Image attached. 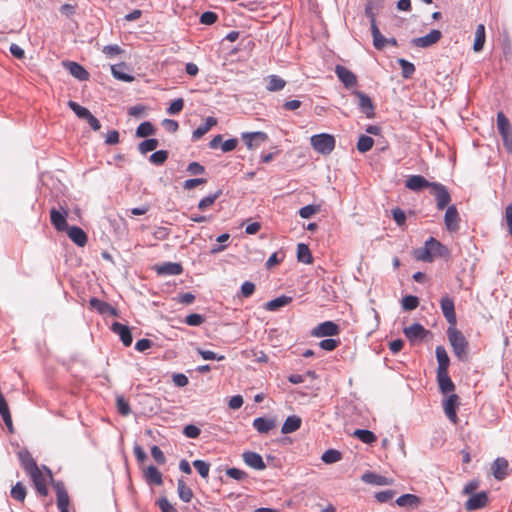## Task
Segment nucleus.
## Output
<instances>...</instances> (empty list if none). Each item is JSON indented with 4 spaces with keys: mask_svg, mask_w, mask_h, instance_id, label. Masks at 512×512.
<instances>
[{
    "mask_svg": "<svg viewBox=\"0 0 512 512\" xmlns=\"http://www.w3.org/2000/svg\"><path fill=\"white\" fill-rule=\"evenodd\" d=\"M447 336L455 356L460 361H466L468 356V341L463 333L453 326L447 329Z\"/></svg>",
    "mask_w": 512,
    "mask_h": 512,
    "instance_id": "nucleus-1",
    "label": "nucleus"
},
{
    "mask_svg": "<svg viewBox=\"0 0 512 512\" xmlns=\"http://www.w3.org/2000/svg\"><path fill=\"white\" fill-rule=\"evenodd\" d=\"M310 143L313 149L322 155L330 154L335 148V138L327 133L313 135Z\"/></svg>",
    "mask_w": 512,
    "mask_h": 512,
    "instance_id": "nucleus-2",
    "label": "nucleus"
},
{
    "mask_svg": "<svg viewBox=\"0 0 512 512\" xmlns=\"http://www.w3.org/2000/svg\"><path fill=\"white\" fill-rule=\"evenodd\" d=\"M497 127L502 136L505 148L512 152V130L508 118L502 113L497 114Z\"/></svg>",
    "mask_w": 512,
    "mask_h": 512,
    "instance_id": "nucleus-3",
    "label": "nucleus"
},
{
    "mask_svg": "<svg viewBox=\"0 0 512 512\" xmlns=\"http://www.w3.org/2000/svg\"><path fill=\"white\" fill-rule=\"evenodd\" d=\"M430 193L434 196L436 200V206L438 210L445 209L451 201V196L447 188L438 182H433L431 184Z\"/></svg>",
    "mask_w": 512,
    "mask_h": 512,
    "instance_id": "nucleus-4",
    "label": "nucleus"
},
{
    "mask_svg": "<svg viewBox=\"0 0 512 512\" xmlns=\"http://www.w3.org/2000/svg\"><path fill=\"white\" fill-rule=\"evenodd\" d=\"M67 217H68V209L67 208L61 207V210L52 208L50 210L51 224L59 232H63L68 228Z\"/></svg>",
    "mask_w": 512,
    "mask_h": 512,
    "instance_id": "nucleus-5",
    "label": "nucleus"
},
{
    "mask_svg": "<svg viewBox=\"0 0 512 512\" xmlns=\"http://www.w3.org/2000/svg\"><path fill=\"white\" fill-rule=\"evenodd\" d=\"M442 37L441 31L437 29L431 30L427 35L422 37L413 38L410 43L414 47L428 48L436 44Z\"/></svg>",
    "mask_w": 512,
    "mask_h": 512,
    "instance_id": "nucleus-6",
    "label": "nucleus"
},
{
    "mask_svg": "<svg viewBox=\"0 0 512 512\" xmlns=\"http://www.w3.org/2000/svg\"><path fill=\"white\" fill-rule=\"evenodd\" d=\"M489 503L488 493L481 491L479 493L471 495L465 502L466 511H476L487 506Z\"/></svg>",
    "mask_w": 512,
    "mask_h": 512,
    "instance_id": "nucleus-7",
    "label": "nucleus"
},
{
    "mask_svg": "<svg viewBox=\"0 0 512 512\" xmlns=\"http://www.w3.org/2000/svg\"><path fill=\"white\" fill-rule=\"evenodd\" d=\"M242 139L245 142L247 148L249 150H253L258 148L261 143L266 142L268 136L265 132L262 131L244 132L242 133Z\"/></svg>",
    "mask_w": 512,
    "mask_h": 512,
    "instance_id": "nucleus-8",
    "label": "nucleus"
},
{
    "mask_svg": "<svg viewBox=\"0 0 512 512\" xmlns=\"http://www.w3.org/2000/svg\"><path fill=\"white\" fill-rule=\"evenodd\" d=\"M440 306L445 319L450 324L449 327L455 326L457 319L455 314L454 301L449 296H444L441 298Z\"/></svg>",
    "mask_w": 512,
    "mask_h": 512,
    "instance_id": "nucleus-9",
    "label": "nucleus"
},
{
    "mask_svg": "<svg viewBox=\"0 0 512 512\" xmlns=\"http://www.w3.org/2000/svg\"><path fill=\"white\" fill-rule=\"evenodd\" d=\"M312 336L314 337H326L335 336L339 334V327L332 321H325L312 330Z\"/></svg>",
    "mask_w": 512,
    "mask_h": 512,
    "instance_id": "nucleus-10",
    "label": "nucleus"
},
{
    "mask_svg": "<svg viewBox=\"0 0 512 512\" xmlns=\"http://www.w3.org/2000/svg\"><path fill=\"white\" fill-rule=\"evenodd\" d=\"M460 217L455 205L447 206L444 215V223L448 231L455 232L459 229Z\"/></svg>",
    "mask_w": 512,
    "mask_h": 512,
    "instance_id": "nucleus-11",
    "label": "nucleus"
},
{
    "mask_svg": "<svg viewBox=\"0 0 512 512\" xmlns=\"http://www.w3.org/2000/svg\"><path fill=\"white\" fill-rule=\"evenodd\" d=\"M242 459L247 466H249L255 470L262 471L266 468V464L263 461L262 456L256 452L245 451L242 454Z\"/></svg>",
    "mask_w": 512,
    "mask_h": 512,
    "instance_id": "nucleus-12",
    "label": "nucleus"
},
{
    "mask_svg": "<svg viewBox=\"0 0 512 512\" xmlns=\"http://www.w3.org/2000/svg\"><path fill=\"white\" fill-rule=\"evenodd\" d=\"M335 73L346 88L354 87L357 84L356 75L346 67L337 65Z\"/></svg>",
    "mask_w": 512,
    "mask_h": 512,
    "instance_id": "nucleus-13",
    "label": "nucleus"
},
{
    "mask_svg": "<svg viewBox=\"0 0 512 512\" xmlns=\"http://www.w3.org/2000/svg\"><path fill=\"white\" fill-rule=\"evenodd\" d=\"M457 405H458V396L456 394L449 395L443 401V409H444L445 415L454 424H456L457 420H458V417L456 414Z\"/></svg>",
    "mask_w": 512,
    "mask_h": 512,
    "instance_id": "nucleus-14",
    "label": "nucleus"
},
{
    "mask_svg": "<svg viewBox=\"0 0 512 512\" xmlns=\"http://www.w3.org/2000/svg\"><path fill=\"white\" fill-rule=\"evenodd\" d=\"M353 94L358 98V106L361 111L368 117L374 116V105L371 98L362 91H353Z\"/></svg>",
    "mask_w": 512,
    "mask_h": 512,
    "instance_id": "nucleus-15",
    "label": "nucleus"
},
{
    "mask_svg": "<svg viewBox=\"0 0 512 512\" xmlns=\"http://www.w3.org/2000/svg\"><path fill=\"white\" fill-rule=\"evenodd\" d=\"M111 330L119 336L124 346L128 347L132 344L133 338L128 326L114 322L111 325Z\"/></svg>",
    "mask_w": 512,
    "mask_h": 512,
    "instance_id": "nucleus-16",
    "label": "nucleus"
},
{
    "mask_svg": "<svg viewBox=\"0 0 512 512\" xmlns=\"http://www.w3.org/2000/svg\"><path fill=\"white\" fill-rule=\"evenodd\" d=\"M433 182H429L422 175L409 176L405 182V186L412 191H421L424 188H430Z\"/></svg>",
    "mask_w": 512,
    "mask_h": 512,
    "instance_id": "nucleus-17",
    "label": "nucleus"
},
{
    "mask_svg": "<svg viewBox=\"0 0 512 512\" xmlns=\"http://www.w3.org/2000/svg\"><path fill=\"white\" fill-rule=\"evenodd\" d=\"M57 496V507L60 512H69V496L68 493L62 483H56L54 485Z\"/></svg>",
    "mask_w": 512,
    "mask_h": 512,
    "instance_id": "nucleus-18",
    "label": "nucleus"
},
{
    "mask_svg": "<svg viewBox=\"0 0 512 512\" xmlns=\"http://www.w3.org/2000/svg\"><path fill=\"white\" fill-rule=\"evenodd\" d=\"M404 335L411 341L415 342L417 340L423 339L428 331L419 323H414L409 327H405Z\"/></svg>",
    "mask_w": 512,
    "mask_h": 512,
    "instance_id": "nucleus-19",
    "label": "nucleus"
},
{
    "mask_svg": "<svg viewBox=\"0 0 512 512\" xmlns=\"http://www.w3.org/2000/svg\"><path fill=\"white\" fill-rule=\"evenodd\" d=\"M65 231L67 232L70 240L77 246L84 247L86 245L88 238L83 229L77 226H68Z\"/></svg>",
    "mask_w": 512,
    "mask_h": 512,
    "instance_id": "nucleus-20",
    "label": "nucleus"
},
{
    "mask_svg": "<svg viewBox=\"0 0 512 512\" xmlns=\"http://www.w3.org/2000/svg\"><path fill=\"white\" fill-rule=\"evenodd\" d=\"M275 418L258 417L253 420L254 429L261 433L266 434L276 426Z\"/></svg>",
    "mask_w": 512,
    "mask_h": 512,
    "instance_id": "nucleus-21",
    "label": "nucleus"
},
{
    "mask_svg": "<svg viewBox=\"0 0 512 512\" xmlns=\"http://www.w3.org/2000/svg\"><path fill=\"white\" fill-rule=\"evenodd\" d=\"M63 65L76 79L85 81L89 78V73L80 64L73 61H66L63 62Z\"/></svg>",
    "mask_w": 512,
    "mask_h": 512,
    "instance_id": "nucleus-22",
    "label": "nucleus"
},
{
    "mask_svg": "<svg viewBox=\"0 0 512 512\" xmlns=\"http://www.w3.org/2000/svg\"><path fill=\"white\" fill-rule=\"evenodd\" d=\"M128 67L125 63H119L111 66V73L114 78L123 82H132L134 76L128 73Z\"/></svg>",
    "mask_w": 512,
    "mask_h": 512,
    "instance_id": "nucleus-23",
    "label": "nucleus"
},
{
    "mask_svg": "<svg viewBox=\"0 0 512 512\" xmlns=\"http://www.w3.org/2000/svg\"><path fill=\"white\" fill-rule=\"evenodd\" d=\"M29 475L34 483V486H35L37 492L42 496H46L48 493V490H47L46 478H45L44 474L39 470V468H37L36 471L30 472Z\"/></svg>",
    "mask_w": 512,
    "mask_h": 512,
    "instance_id": "nucleus-24",
    "label": "nucleus"
},
{
    "mask_svg": "<svg viewBox=\"0 0 512 512\" xmlns=\"http://www.w3.org/2000/svg\"><path fill=\"white\" fill-rule=\"evenodd\" d=\"M159 275H180L183 271L181 264L176 262H166L156 266Z\"/></svg>",
    "mask_w": 512,
    "mask_h": 512,
    "instance_id": "nucleus-25",
    "label": "nucleus"
},
{
    "mask_svg": "<svg viewBox=\"0 0 512 512\" xmlns=\"http://www.w3.org/2000/svg\"><path fill=\"white\" fill-rule=\"evenodd\" d=\"M361 480L364 483L372 484V485H391L392 479H389L387 477L378 475L374 472H366L362 475Z\"/></svg>",
    "mask_w": 512,
    "mask_h": 512,
    "instance_id": "nucleus-26",
    "label": "nucleus"
},
{
    "mask_svg": "<svg viewBox=\"0 0 512 512\" xmlns=\"http://www.w3.org/2000/svg\"><path fill=\"white\" fill-rule=\"evenodd\" d=\"M437 380L442 393L447 394L454 391L455 386L448 375V371H437Z\"/></svg>",
    "mask_w": 512,
    "mask_h": 512,
    "instance_id": "nucleus-27",
    "label": "nucleus"
},
{
    "mask_svg": "<svg viewBox=\"0 0 512 512\" xmlns=\"http://www.w3.org/2000/svg\"><path fill=\"white\" fill-rule=\"evenodd\" d=\"M89 304L92 308L96 309L100 314H109L117 316V310L109 303L99 300L98 298H91Z\"/></svg>",
    "mask_w": 512,
    "mask_h": 512,
    "instance_id": "nucleus-28",
    "label": "nucleus"
},
{
    "mask_svg": "<svg viewBox=\"0 0 512 512\" xmlns=\"http://www.w3.org/2000/svg\"><path fill=\"white\" fill-rule=\"evenodd\" d=\"M144 477L148 484H154L158 486L163 484L162 473L153 465H150L145 469Z\"/></svg>",
    "mask_w": 512,
    "mask_h": 512,
    "instance_id": "nucleus-29",
    "label": "nucleus"
},
{
    "mask_svg": "<svg viewBox=\"0 0 512 512\" xmlns=\"http://www.w3.org/2000/svg\"><path fill=\"white\" fill-rule=\"evenodd\" d=\"M493 475L497 480H503L507 476L508 461L504 458H497L492 465Z\"/></svg>",
    "mask_w": 512,
    "mask_h": 512,
    "instance_id": "nucleus-30",
    "label": "nucleus"
},
{
    "mask_svg": "<svg viewBox=\"0 0 512 512\" xmlns=\"http://www.w3.org/2000/svg\"><path fill=\"white\" fill-rule=\"evenodd\" d=\"M380 8V3L374 0L367 1L365 5V16L369 19L371 27L377 26L376 15Z\"/></svg>",
    "mask_w": 512,
    "mask_h": 512,
    "instance_id": "nucleus-31",
    "label": "nucleus"
},
{
    "mask_svg": "<svg viewBox=\"0 0 512 512\" xmlns=\"http://www.w3.org/2000/svg\"><path fill=\"white\" fill-rule=\"evenodd\" d=\"M301 418L296 415H291L284 421L281 432L283 434H290L297 431L301 426Z\"/></svg>",
    "mask_w": 512,
    "mask_h": 512,
    "instance_id": "nucleus-32",
    "label": "nucleus"
},
{
    "mask_svg": "<svg viewBox=\"0 0 512 512\" xmlns=\"http://www.w3.org/2000/svg\"><path fill=\"white\" fill-rule=\"evenodd\" d=\"M435 354L438 362L437 371H448L450 359L446 349L443 346H437L435 349Z\"/></svg>",
    "mask_w": 512,
    "mask_h": 512,
    "instance_id": "nucleus-33",
    "label": "nucleus"
},
{
    "mask_svg": "<svg viewBox=\"0 0 512 512\" xmlns=\"http://www.w3.org/2000/svg\"><path fill=\"white\" fill-rule=\"evenodd\" d=\"M291 302H292V297L286 296V295H281L275 299L268 301L265 304V309L267 311H277L281 307H284V306L290 304Z\"/></svg>",
    "mask_w": 512,
    "mask_h": 512,
    "instance_id": "nucleus-34",
    "label": "nucleus"
},
{
    "mask_svg": "<svg viewBox=\"0 0 512 512\" xmlns=\"http://www.w3.org/2000/svg\"><path fill=\"white\" fill-rule=\"evenodd\" d=\"M486 41L485 26L478 24L475 30V39L473 43V50L475 52L482 51Z\"/></svg>",
    "mask_w": 512,
    "mask_h": 512,
    "instance_id": "nucleus-35",
    "label": "nucleus"
},
{
    "mask_svg": "<svg viewBox=\"0 0 512 512\" xmlns=\"http://www.w3.org/2000/svg\"><path fill=\"white\" fill-rule=\"evenodd\" d=\"M427 246L429 247L432 258L435 256H445L448 253L447 248L433 237L427 240Z\"/></svg>",
    "mask_w": 512,
    "mask_h": 512,
    "instance_id": "nucleus-36",
    "label": "nucleus"
},
{
    "mask_svg": "<svg viewBox=\"0 0 512 512\" xmlns=\"http://www.w3.org/2000/svg\"><path fill=\"white\" fill-rule=\"evenodd\" d=\"M19 458L28 474L37 470V464L28 451H20Z\"/></svg>",
    "mask_w": 512,
    "mask_h": 512,
    "instance_id": "nucleus-37",
    "label": "nucleus"
},
{
    "mask_svg": "<svg viewBox=\"0 0 512 512\" xmlns=\"http://www.w3.org/2000/svg\"><path fill=\"white\" fill-rule=\"evenodd\" d=\"M177 492H178L179 498L183 502L188 503L193 498L192 490L185 484L183 479H178V481H177Z\"/></svg>",
    "mask_w": 512,
    "mask_h": 512,
    "instance_id": "nucleus-38",
    "label": "nucleus"
},
{
    "mask_svg": "<svg viewBox=\"0 0 512 512\" xmlns=\"http://www.w3.org/2000/svg\"><path fill=\"white\" fill-rule=\"evenodd\" d=\"M297 259L299 262L311 264L313 261L308 245L300 243L297 245Z\"/></svg>",
    "mask_w": 512,
    "mask_h": 512,
    "instance_id": "nucleus-39",
    "label": "nucleus"
},
{
    "mask_svg": "<svg viewBox=\"0 0 512 512\" xmlns=\"http://www.w3.org/2000/svg\"><path fill=\"white\" fill-rule=\"evenodd\" d=\"M419 502V498L413 494H404L396 499V504L399 507H414L417 506Z\"/></svg>",
    "mask_w": 512,
    "mask_h": 512,
    "instance_id": "nucleus-40",
    "label": "nucleus"
},
{
    "mask_svg": "<svg viewBox=\"0 0 512 512\" xmlns=\"http://www.w3.org/2000/svg\"><path fill=\"white\" fill-rule=\"evenodd\" d=\"M353 435L366 444H371L377 439L376 435L372 431L366 429H357L354 431Z\"/></svg>",
    "mask_w": 512,
    "mask_h": 512,
    "instance_id": "nucleus-41",
    "label": "nucleus"
},
{
    "mask_svg": "<svg viewBox=\"0 0 512 512\" xmlns=\"http://www.w3.org/2000/svg\"><path fill=\"white\" fill-rule=\"evenodd\" d=\"M286 85V82L284 79L277 75H270L268 77V84H267V90L275 92L282 90Z\"/></svg>",
    "mask_w": 512,
    "mask_h": 512,
    "instance_id": "nucleus-42",
    "label": "nucleus"
},
{
    "mask_svg": "<svg viewBox=\"0 0 512 512\" xmlns=\"http://www.w3.org/2000/svg\"><path fill=\"white\" fill-rule=\"evenodd\" d=\"M341 459L342 454L336 449H328L321 456V460L326 464H333L340 461Z\"/></svg>",
    "mask_w": 512,
    "mask_h": 512,
    "instance_id": "nucleus-43",
    "label": "nucleus"
},
{
    "mask_svg": "<svg viewBox=\"0 0 512 512\" xmlns=\"http://www.w3.org/2000/svg\"><path fill=\"white\" fill-rule=\"evenodd\" d=\"M222 191L217 190L215 193H212L204 198H202L198 203V209L201 211L206 210L208 207L213 205L215 201L221 196Z\"/></svg>",
    "mask_w": 512,
    "mask_h": 512,
    "instance_id": "nucleus-44",
    "label": "nucleus"
},
{
    "mask_svg": "<svg viewBox=\"0 0 512 512\" xmlns=\"http://www.w3.org/2000/svg\"><path fill=\"white\" fill-rule=\"evenodd\" d=\"M373 37V45L376 49H383L387 43V39L381 34L378 26L371 27Z\"/></svg>",
    "mask_w": 512,
    "mask_h": 512,
    "instance_id": "nucleus-45",
    "label": "nucleus"
},
{
    "mask_svg": "<svg viewBox=\"0 0 512 512\" xmlns=\"http://www.w3.org/2000/svg\"><path fill=\"white\" fill-rule=\"evenodd\" d=\"M374 144L373 138L366 135H361L357 142V149L361 153H365L369 151Z\"/></svg>",
    "mask_w": 512,
    "mask_h": 512,
    "instance_id": "nucleus-46",
    "label": "nucleus"
},
{
    "mask_svg": "<svg viewBox=\"0 0 512 512\" xmlns=\"http://www.w3.org/2000/svg\"><path fill=\"white\" fill-rule=\"evenodd\" d=\"M158 145L159 142L157 139L150 138L142 141L138 146V150L141 154H146L150 151L155 150L158 147Z\"/></svg>",
    "mask_w": 512,
    "mask_h": 512,
    "instance_id": "nucleus-47",
    "label": "nucleus"
},
{
    "mask_svg": "<svg viewBox=\"0 0 512 512\" xmlns=\"http://www.w3.org/2000/svg\"><path fill=\"white\" fill-rule=\"evenodd\" d=\"M398 64L400 65V67L402 69L403 78L408 79L414 74L415 66L413 63L400 58V59H398Z\"/></svg>",
    "mask_w": 512,
    "mask_h": 512,
    "instance_id": "nucleus-48",
    "label": "nucleus"
},
{
    "mask_svg": "<svg viewBox=\"0 0 512 512\" xmlns=\"http://www.w3.org/2000/svg\"><path fill=\"white\" fill-rule=\"evenodd\" d=\"M11 497L17 501L23 502L26 497V488L25 486L17 482L11 489Z\"/></svg>",
    "mask_w": 512,
    "mask_h": 512,
    "instance_id": "nucleus-49",
    "label": "nucleus"
},
{
    "mask_svg": "<svg viewBox=\"0 0 512 512\" xmlns=\"http://www.w3.org/2000/svg\"><path fill=\"white\" fill-rule=\"evenodd\" d=\"M154 131L155 129L150 122H143L137 127L136 136L141 138L148 137L153 135Z\"/></svg>",
    "mask_w": 512,
    "mask_h": 512,
    "instance_id": "nucleus-50",
    "label": "nucleus"
},
{
    "mask_svg": "<svg viewBox=\"0 0 512 512\" xmlns=\"http://www.w3.org/2000/svg\"><path fill=\"white\" fill-rule=\"evenodd\" d=\"M68 106L81 119H86L87 116H89V114L91 113L87 108L82 107L74 101H69Z\"/></svg>",
    "mask_w": 512,
    "mask_h": 512,
    "instance_id": "nucleus-51",
    "label": "nucleus"
},
{
    "mask_svg": "<svg viewBox=\"0 0 512 512\" xmlns=\"http://www.w3.org/2000/svg\"><path fill=\"white\" fill-rule=\"evenodd\" d=\"M168 158L166 150H158L149 157V161L154 165H162Z\"/></svg>",
    "mask_w": 512,
    "mask_h": 512,
    "instance_id": "nucleus-52",
    "label": "nucleus"
},
{
    "mask_svg": "<svg viewBox=\"0 0 512 512\" xmlns=\"http://www.w3.org/2000/svg\"><path fill=\"white\" fill-rule=\"evenodd\" d=\"M193 466L202 478H206L209 475L210 465L203 460L193 461Z\"/></svg>",
    "mask_w": 512,
    "mask_h": 512,
    "instance_id": "nucleus-53",
    "label": "nucleus"
},
{
    "mask_svg": "<svg viewBox=\"0 0 512 512\" xmlns=\"http://www.w3.org/2000/svg\"><path fill=\"white\" fill-rule=\"evenodd\" d=\"M102 52L105 54L106 57L113 58L122 54L124 51L119 45L111 44L104 46Z\"/></svg>",
    "mask_w": 512,
    "mask_h": 512,
    "instance_id": "nucleus-54",
    "label": "nucleus"
},
{
    "mask_svg": "<svg viewBox=\"0 0 512 512\" xmlns=\"http://www.w3.org/2000/svg\"><path fill=\"white\" fill-rule=\"evenodd\" d=\"M415 258L424 262H431L433 260L429 247L427 246V241L425 242V247L418 249L415 251Z\"/></svg>",
    "mask_w": 512,
    "mask_h": 512,
    "instance_id": "nucleus-55",
    "label": "nucleus"
},
{
    "mask_svg": "<svg viewBox=\"0 0 512 512\" xmlns=\"http://www.w3.org/2000/svg\"><path fill=\"white\" fill-rule=\"evenodd\" d=\"M116 405H117V409H118V412L123 415V416H127L130 414L131 412V409H130V405L129 403L125 400V398L123 396H118L117 399H116Z\"/></svg>",
    "mask_w": 512,
    "mask_h": 512,
    "instance_id": "nucleus-56",
    "label": "nucleus"
},
{
    "mask_svg": "<svg viewBox=\"0 0 512 512\" xmlns=\"http://www.w3.org/2000/svg\"><path fill=\"white\" fill-rule=\"evenodd\" d=\"M418 304H419V301L416 296L408 295L402 299V307L405 310H409V311L414 310L417 308Z\"/></svg>",
    "mask_w": 512,
    "mask_h": 512,
    "instance_id": "nucleus-57",
    "label": "nucleus"
},
{
    "mask_svg": "<svg viewBox=\"0 0 512 512\" xmlns=\"http://www.w3.org/2000/svg\"><path fill=\"white\" fill-rule=\"evenodd\" d=\"M197 352H198L199 355H201V357L204 360L222 361V360L225 359L224 355H217L216 353H214L213 351H210V350H204V349H201V348H197Z\"/></svg>",
    "mask_w": 512,
    "mask_h": 512,
    "instance_id": "nucleus-58",
    "label": "nucleus"
},
{
    "mask_svg": "<svg viewBox=\"0 0 512 512\" xmlns=\"http://www.w3.org/2000/svg\"><path fill=\"white\" fill-rule=\"evenodd\" d=\"M226 475L234 480L242 481L248 477V474L238 468H229L226 470Z\"/></svg>",
    "mask_w": 512,
    "mask_h": 512,
    "instance_id": "nucleus-59",
    "label": "nucleus"
},
{
    "mask_svg": "<svg viewBox=\"0 0 512 512\" xmlns=\"http://www.w3.org/2000/svg\"><path fill=\"white\" fill-rule=\"evenodd\" d=\"M183 107H184V100L182 98L175 99L174 101L171 102L170 106L168 107L167 113L169 115H176L179 112H181Z\"/></svg>",
    "mask_w": 512,
    "mask_h": 512,
    "instance_id": "nucleus-60",
    "label": "nucleus"
},
{
    "mask_svg": "<svg viewBox=\"0 0 512 512\" xmlns=\"http://www.w3.org/2000/svg\"><path fill=\"white\" fill-rule=\"evenodd\" d=\"M204 317L197 313H192L186 316L185 323L189 326H200L204 322Z\"/></svg>",
    "mask_w": 512,
    "mask_h": 512,
    "instance_id": "nucleus-61",
    "label": "nucleus"
},
{
    "mask_svg": "<svg viewBox=\"0 0 512 512\" xmlns=\"http://www.w3.org/2000/svg\"><path fill=\"white\" fill-rule=\"evenodd\" d=\"M158 507L162 512H178L172 503L166 498L162 497L157 501Z\"/></svg>",
    "mask_w": 512,
    "mask_h": 512,
    "instance_id": "nucleus-62",
    "label": "nucleus"
},
{
    "mask_svg": "<svg viewBox=\"0 0 512 512\" xmlns=\"http://www.w3.org/2000/svg\"><path fill=\"white\" fill-rule=\"evenodd\" d=\"M392 216L398 226H403L405 224L406 214L402 209H400V208L393 209Z\"/></svg>",
    "mask_w": 512,
    "mask_h": 512,
    "instance_id": "nucleus-63",
    "label": "nucleus"
},
{
    "mask_svg": "<svg viewBox=\"0 0 512 512\" xmlns=\"http://www.w3.org/2000/svg\"><path fill=\"white\" fill-rule=\"evenodd\" d=\"M318 207L317 206H314V205H306L304 207H302L300 210H299V215L301 218H304V219H308L310 218L312 215H314L316 212H318Z\"/></svg>",
    "mask_w": 512,
    "mask_h": 512,
    "instance_id": "nucleus-64",
    "label": "nucleus"
}]
</instances>
